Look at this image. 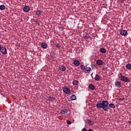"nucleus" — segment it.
I'll return each instance as SVG.
<instances>
[{"label": "nucleus", "mask_w": 131, "mask_h": 131, "mask_svg": "<svg viewBox=\"0 0 131 131\" xmlns=\"http://www.w3.org/2000/svg\"><path fill=\"white\" fill-rule=\"evenodd\" d=\"M96 106L98 109L102 108L104 111H108L109 110V107L112 109H114L116 107L115 105L112 103L109 104L108 101L106 100L102 101V103H97Z\"/></svg>", "instance_id": "1"}, {"label": "nucleus", "mask_w": 131, "mask_h": 131, "mask_svg": "<svg viewBox=\"0 0 131 131\" xmlns=\"http://www.w3.org/2000/svg\"><path fill=\"white\" fill-rule=\"evenodd\" d=\"M63 92L68 95L71 94V90L67 87L63 88Z\"/></svg>", "instance_id": "2"}, {"label": "nucleus", "mask_w": 131, "mask_h": 131, "mask_svg": "<svg viewBox=\"0 0 131 131\" xmlns=\"http://www.w3.org/2000/svg\"><path fill=\"white\" fill-rule=\"evenodd\" d=\"M120 34L123 36H126L127 35V32L125 30H122L120 31Z\"/></svg>", "instance_id": "3"}, {"label": "nucleus", "mask_w": 131, "mask_h": 131, "mask_svg": "<svg viewBox=\"0 0 131 131\" xmlns=\"http://www.w3.org/2000/svg\"><path fill=\"white\" fill-rule=\"evenodd\" d=\"M1 53L3 54V55H7V49L5 47H2L0 50Z\"/></svg>", "instance_id": "4"}, {"label": "nucleus", "mask_w": 131, "mask_h": 131, "mask_svg": "<svg viewBox=\"0 0 131 131\" xmlns=\"http://www.w3.org/2000/svg\"><path fill=\"white\" fill-rule=\"evenodd\" d=\"M121 79L122 81H125V82H127V81H128V80H129L128 79V78L125 77V76H122L121 78Z\"/></svg>", "instance_id": "5"}, {"label": "nucleus", "mask_w": 131, "mask_h": 131, "mask_svg": "<svg viewBox=\"0 0 131 131\" xmlns=\"http://www.w3.org/2000/svg\"><path fill=\"white\" fill-rule=\"evenodd\" d=\"M96 64L99 66L103 65V61L101 59H98L96 61Z\"/></svg>", "instance_id": "6"}, {"label": "nucleus", "mask_w": 131, "mask_h": 131, "mask_svg": "<svg viewBox=\"0 0 131 131\" xmlns=\"http://www.w3.org/2000/svg\"><path fill=\"white\" fill-rule=\"evenodd\" d=\"M41 46L42 49H47L48 48V45L46 42H42Z\"/></svg>", "instance_id": "7"}, {"label": "nucleus", "mask_w": 131, "mask_h": 131, "mask_svg": "<svg viewBox=\"0 0 131 131\" xmlns=\"http://www.w3.org/2000/svg\"><path fill=\"white\" fill-rule=\"evenodd\" d=\"M67 113H68V110L67 109H62L61 111H60V114H62V115H65Z\"/></svg>", "instance_id": "8"}, {"label": "nucleus", "mask_w": 131, "mask_h": 131, "mask_svg": "<svg viewBox=\"0 0 131 131\" xmlns=\"http://www.w3.org/2000/svg\"><path fill=\"white\" fill-rule=\"evenodd\" d=\"M24 11L25 12H29L30 11V8H29V6H25L24 7Z\"/></svg>", "instance_id": "9"}, {"label": "nucleus", "mask_w": 131, "mask_h": 131, "mask_svg": "<svg viewBox=\"0 0 131 131\" xmlns=\"http://www.w3.org/2000/svg\"><path fill=\"white\" fill-rule=\"evenodd\" d=\"M94 79L95 80H97V81H99L100 80V76L98 74H96L94 76Z\"/></svg>", "instance_id": "10"}, {"label": "nucleus", "mask_w": 131, "mask_h": 131, "mask_svg": "<svg viewBox=\"0 0 131 131\" xmlns=\"http://www.w3.org/2000/svg\"><path fill=\"white\" fill-rule=\"evenodd\" d=\"M88 88L91 90L92 91H94L95 90V88H96V86H95L93 84H90L89 86H88Z\"/></svg>", "instance_id": "11"}, {"label": "nucleus", "mask_w": 131, "mask_h": 131, "mask_svg": "<svg viewBox=\"0 0 131 131\" xmlns=\"http://www.w3.org/2000/svg\"><path fill=\"white\" fill-rule=\"evenodd\" d=\"M36 14V15H38V16H39V15H42V11L37 10Z\"/></svg>", "instance_id": "12"}, {"label": "nucleus", "mask_w": 131, "mask_h": 131, "mask_svg": "<svg viewBox=\"0 0 131 131\" xmlns=\"http://www.w3.org/2000/svg\"><path fill=\"white\" fill-rule=\"evenodd\" d=\"M100 52L102 54H106V50L104 48H100Z\"/></svg>", "instance_id": "13"}, {"label": "nucleus", "mask_w": 131, "mask_h": 131, "mask_svg": "<svg viewBox=\"0 0 131 131\" xmlns=\"http://www.w3.org/2000/svg\"><path fill=\"white\" fill-rule=\"evenodd\" d=\"M74 64L76 66H79V64H80V63L79 62V61L75 60L74 61Z\"/></svg>", "instance_id": "14"}, {"label": "nucleus", "mask_w": 131, "mask_h": 131, "mask_svg": "<svg viewBox=\"0 0 131 131\" xmlns=\"http://www.w3.org/2000/svg\"><path fill=\"white\" fill-rule=\"evenodd\" d=\"M87 123H88V124H89L90 125H92L94 124V123L90 119H88L87 120Z\"/></svg>", "instance_id": "15"}, {"label": "nucleus", "mask_w": 131, "mask_h": 131, "mask_svg": "<svg viewBox=\"0 0 131 131\" xmlns=\"http://www.w3.org/2000/svg\"><path fill=\"white\" fill-rule=\"evenodd\" d=\"M5 9H6V6L4 5H0V10L1 11H4V10H5Z\"/></svg>", "instance_id": "16"}, {"label": "nucleus", "mask_w": 131, "mask_h": 131, "mask_svg": "<svg viewBox=\"0 0 131 131\" xmlns=\"http://www.w3.org/2000/svg\"><path fill=\"white\" fill-rule=\"evenodd\" d=\"M115 86L118 88H120L121 86V82H115Z\"/></svg>", "instance_id": "17"}, {"label": "nucleus", "mask_w": 131, "mask_h": 131, "mask_svg": "<svg viewBox=\"0 0 131 131\" xmlns=\"http://www.w3.org/2000/svg\"><path fill=\"white\" fill-rule=\"evenodd\" d=\"M60 70L61 71H65V70H66V67L64 66H62L61 68H60Z\"/></svg>", "instance_id": "18"}, {"label": "nucleus", "mask_w": 131, "mask_h": 131, "mask_svg": "<svg viewBox=\"0 0 131 131\" xmlns=\"http://www.w3.org/2000/svg\"><path fill=\"white\" fill-rule=\"evenodd\" d=\"M91 69L90 67L86 66L85 68V71H91Z\"/></svg>", "instance_id": "19"}, {"label": "nucleus", "mask_w": 131, "mask_h": 131, "mask_svg": "<svg viewBox=\"0 0 131 131\" xmlns=\"http://www.w3.org/2000/svg\"><path fill=\"white\" fill-rule=\"evenodd\" d=\"M71 99L72 100H75L76 99V96L74 95H72V96L71 97Z\"/></svg>", "instance_id": "20"}, {"label": "nucleus", "mask_w": 131, "mask_h": 131, "mask_svg": "<svg viewBox=\"0 0 131 131\" xmlns=\"http://www.w3.org/2000/svg\"><path fill=\"white\" fill-rule=\"evenodd\" d=\"M48 100H49V101H54L55 100V98L52 97L51 96H50L49 97H48Z\"/></svg>", "instance_id": "21"}, {"label": "nucleus", "mask_w": 131, "mask_h": 131, "mask_svg": "<svg viewBox=\"0 0 131 131\" xmlns=\"http://www.w3.org/2000/svg\"><path fill=\"white\" fill-rule=\"evenodd\" d=\"M126 67L127 69H131V64L128 63L126 65Z\"/></svg>", "instance_id": "22"}, {"label": "nucleus", "mask_w": 131, "mask_h": 131, "mask_svg": "<svg viewBox=\"0 0 131 131\" xmlns=\"http://www.w3.org/2000/svg\"><path fill=\"white\" fill-rule=\"evenodd\" d=\"M84 37H85V38H90V35L88 33H86L84 35Z\"/></svg>", "instance_id": "23"}, {"label": "nucleus", "mask_w": 131, "mask_h": 131, "mask_svg": "<svg viewBox=\"0 0 131 131\" xmlns=\"http://www.w3.org/2000/svg\"><path fill=\"white\" fill-rule=\"evenodd\" d=\"M81 69L83 70V71H85V66L82 65L81 66Z\"/></svg>", "instance_id": "24"}, {"label": "nucleus", "mask_w": 131, "mask_h": 131, "mask_svg": "<svg viewBox=\"0 0 131 131\" xmlns=\"http://www.w3.org/2000/svg\"><path fill=\"white\" fill-rule=\"evenodd\" d=\"M55 47H56V48H57L58 49H60V48H61V45H60V44H59V43H56V44H55Z\"/></svg>", "instance_id": "25"}, {"label": "nucleus", "mask_w": 131, "mask_h": 131, "mask_svg": "<svg viewBox=\"0 0 131 131\" xmlns=\"http://www.w3.org/2000/svg\"><path fill=\"white\" fill-rule=\"evenodd\" d=\"M35 24H36V25H38V26H39L40 25H39V21L35 20Z\"/></svg>", "instance_id": "26"}, {"label": "nucleus", "mask_w": 131, "mask_h": 131, "mask_svg": "<svg viewBox=\"0 0 131 131\" xmlns=\"http://www.w3.org/2000/svg\"><path fill=\"white\" fill-rule=\"evenodd\" d=\"M71 121H67V124H69V125H70V124H71Z\"/></svg>", "instance_id": "27"}, {"label": "nucleus", "mask_w": 131, "mask_h": 131, "mask_svg": "<svg viewBox=\"0 0 131 131\" xmlns=\"http://www.w3.org/2000/svg\"><path fill=\"white\" fill-rule=\"evenodd\" d=\"M73 84H74L75 85H77L78 84V82H73Z\"/></svg>", "instance_id": "28"}, {"label": "nucleus", "mask_w": 131, "mask_h": 131, "mask_svg": "<svg viewBox=\"0 0 131 131\" xmlns=\"http://www.w3.org/2000/svg\"><path fill=\"white\" fill-rule=\"evenodd\" d=\"M82 131H87V129H86V128H84L82 129Z\"/></svg>", "instance_id": "29"}, {"label": "nucleus", "mask_w": 131, "mask_h": 131, "mask_svg": "<svg viewBox=\"0 0 131 131\" xmlns=\"http://www.w3.org/2000/svg\"><path fill=\"white\" fill-rule=\"evenodd\" d=\"M119 100H120V101H123V100H124V99L120 98Z\"/></svg>", "instance_id": "30"}, {"label": "nucleus", "mask_w": 131, "mask_h": 131, "mask_svg": "<svg viewBox=\"0 0 131 131\" xmlns=\"http://www.w3.org/2000/svg\"><path fill=\"white\" fill-rule=\"evenodd\" d=\"M73 82H78V81L75 80V81H73Z\"/></svg>", "instance_id": "31"}, {"label": "nucleus", "mask_w": 131, "mask_h": 131, "mask_svg": "<svg viewBox=\"0 0 131 131\" xmlns=\"http://www.w3.org/2000/svg\"><path fill=\"white\" fill-rule=\"evenodd\" d=\"M88 131H92V129H88Z\"/></svg>", "instance_id": "32"}, {"label": "nucleus", "mask_w": 131, "mask_h": 131, "mask_svg": "<svg viewBox=\"0 0 131 131\" xmlns=\"http://www.w3.org/2000/svg\"><path fill=\"white\" fill-rule=\"evenodd\" d=\"M91 76H92V77H93V78H94V76H93V73L92 74Z\"/></svg>", "instance_id": "33"}, {"label": "nucleus", "mask_w": 131, "mask_h": 131, "mask_svg": "<svg viewBox=\"0 0 131 131\" xmlns=\"http://www.w3.org/2000/svg\"><path fill=\"white\" fill-rule=\"evenodd\" d=\"M129 123L131 124V121H129Z\"/></svg>", "instance_id": "34"}, {"label": "nucleus", "mask_w": 131, "mask_h": 131, "mask_svg": "<svg viewBox=\"0 0 131 131\" xmlns=\"http://www.w3.org/2000/svg\"><path fill=\"white\" fill-rule=\"evenodd\" d=\"M116 82H119V81H116Z\"/></svg>", "instance_id": "35"}, {"label": "nucleus", "mask_w": 131, "mask_h": 131, "mask_svg": "<svg viewBox=\"0 0 131 131\" xmlns=\"http://www.w3.org/2000/svg\"><path fill=\"white\" fill-rule=\"evenodd\" d=\"M130 86L131 87V84H130Z\"/></svg>", "instance_id": "36"}]
</instances>
